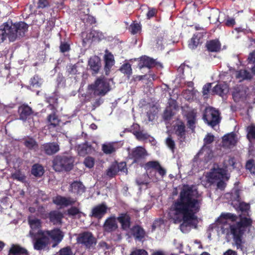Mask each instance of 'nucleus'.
I'll use <instances>...</instances> for the list:
<instances>
[{
	"label": "nucleus",
	"mask_w": 255,
	"mask_h": 255,
	"mask_svg": "<svg viewBox=\"0 0 255 255\" xmlns=\"http://www.w3.org/2000/svg\"><path fill=\"white\" fill-rule=\"evenodd\" d=\"M77 243L85 246L86 248L90 249L96 244V239L92 234L89 232H85L79 234L77 237Z\"/></svg>",
	"instance_id": "8"
},
{
	"label": "nucleus",
	"mask_w": 255,
	"mask_h": 255,
	"mask_svg": "<svg viewBox=\"0 0 255 255\" xmlns=\"http://www.w3.org/2000/svg\"><path fill=\"white\" fill-rule=\"evenodd\" d=\"M104 38L102 32L98 30H92L89 34L88 39H92V40H100Z\"/></svg>",
	"instance_id": "38"
},
{
	"label": "nucleus",
	"mask_w": 255,
	"mask_h": 255,
	"mask_svg": "<svg viewBox=\"0 0 255 255\" xmlns=\"http://www.w3.org/2000/svg\"><path fill=\"white\" fill-rule=\"evenodd\" d=\"M91 150V147L87 143L80 144L77 147L78 154L81 156L89 153Z\"/></svg>",
	"instance_id": "36"
},
{
	"label": "nucleus",
	"mask_w": 255,
	"mask_h": 255,
	"mask_svg": "<svg viewBox=\"0 0 255 255\" xmlns=\"http://www.w3.org/2000/svg\"><path fill=\"white\" fill-rule=\"evenodd\" d=\"M187 122L188 127L193 129L195 127V124L197 122L196 116L197 112L195 109H190L185 114Z\"/></svg>",
	"instance_id": "19"
},
{
	"label": "nucleus",
	"mask_w": 255,
	"mask_h": 255,
	"mask_svg": "<svg viewBox=\"0 0 255 255\" xmlns=\"http://www.w3.org/2000/svg\"><path fill=\"white\" fill-rule=\"evenodd\" d=\"M239 207L242 212H245L248 214V211L250 208V206L249 204H247L244 202L240 203L239 204Z\"/></svg>",
	"instance_id": "55"
},
{
	"label": "nucleus",
	"mask_w": 255,
	"mask_h": 255,
	"mask_svg": "<svg viewBox=\"0 0 255 255\" xmlns=\"http://www.w3.org/2000/svg\"><path fill=\"white\" fill-rule=\"evenodd\" d=\"M237 141V137L235 133L227 134L222 138L223 146L226 148H231L236 144Z\"/></svg>",
	"instance_id": "14"
},
{
	"label": "nucleus",
	"mask_w": 255,
	"mask_h": 255,
	"mask_svg": "<svg viewBox=\"0 0 255 255\" xmlns=\"http://www.w3.org/2000/svg\"><path fill=\"white\" fill-rule=\"evenodd\" d=\"M23 144L29 149L36 150L38 148V144L34 139L27 137L23 139Z\"/></svg>",
	"instance_id": "30"
},
{
	"label": "nucleus",
	"mask_w": 255,
	"mask_h": 255,
	"mask_svg": "<svg viewBox=\"0 0 255 255\" xmlns=\"http://www.w3.org/2000/svg\"><path fill=\"white\" fill-rule=\"evenodd\" d=\"M70 46L67 43H62L60 46V51L62 52H65L69 50Z\"/></svg>",
	"instance_id": "59"
},
{
	"label": "nucleus",
	"mask_w": 255,
	"mask_h": 255,
	"mask_svg": "<svg viewBox=\"0 0 255 255\" xmlns=\"http://www.w3.org/2000/svg\"><path fill=\"white\" fill-rule=\"evenodd\" d=\"M30 83L33 87H39L41 84V80L38 76H34L31 79Z\"/></svg>",
	"instance_id": "49"
},
{
	"label": "nucleus",
	"mask_w": 255,
	"mask_h": 255,
	"mask_svg": "<svg viewBox=\"0 0 255 255\" xmlns=\"http://www.w3.org/2000/svg\"><path fill=\"white\" fill-rule=\"evenodd\" d=\"M203 119L205 123L213 128L219 124L221 120L219 111L212 107L206 108Z\"/></svg>",
	"instance_id": "5"
},
{
	"label": "nucleus",
	"mask_w": 255,
	"mask_h": 255,
	"mask_svg": "<svg viewBox=\"0 0 255 255\" xmlns=\"http://www.w3.org/2000/svg\"><path fill=\"white\" fill-rule=\"evenodd\" d=\"M53 202L58 206L66 207L73 204L75 202V200L70 197H65L58 195L53 198Z\"/></svg>",
	"instance_id": "17"
},
{
	"label": "nucleus",
	"mask_w": 255,
	"mask_h": 255,
	"mask_svg": "<svg viewBox=\"0 0 255 255\" xmlns=\"http://www.w3.org/2000/svg\"><path fill=\"white\" fill-rule=\"evenodd\" d=\"M89 65L94 73H98L100 67V60L98 56H95L89 60Z\"/></svg>",
	"instance_id": "27"
},
{
	"label": "nucleus",
	"mask_w": 255,
	"mask_h": 255,
	"mask_svg": "<svg viewBox=\"0 0 255 255\" xmlns=\"http://www.w3.org/2000/svg\"><path fill=\"white\" fill-rule=\"evenodd\" d=\"M18 112L20 114V119L24 120L31 114L32 110L27 105H23L19 108Z\"/></svg>",
	"instance_id": "28"
},
{
	"label": "nucleus",
	"mask_w": 255,
	"mask_h": 255,
	"mask_svg": "<svg viewBox=\"0 0 255 255\" xmlns=\"http://www.w3.org/2000/svg\"><path fill=\"white\" fill-rule=\"evenodd\" d=\"M31 237L33 239V246L35 250H43L49 244V239L48 237L46 236L44 232H40L38 235Z\"/></svg>",
	"instance_id": "9"
},
{
	"label": "nucleus",
	"mask_w": 255,
	"mask_h": 255,
	"mask_svg": "<svg viewBox=\"0 0 255 255\" xmlns=\"http://www.w3.org/2000/svg\"><path fill=\"white\" fill-rule=\"evenodd\" d=\"M69 191L76 195H81L85 191V187L80 181H74L70 186Z\"/></svg>",
	"instance_id": "20"
},
{
	"label": "nucleus",
	"mask_w": 255,
	"mask_h": 255,
	"mask_svg": "<svg viewBox=\"0 0 255 255\" xmlns=\"http://www.w3.org/2000/svg\"><path fill=\"white\" fill-rule=\"evenodd\" d=\"M31 173L36 177H40L44 173V169L43 167L39 164H34L33 165Z\"/></svg>",
	"instance_id": "39"
},
{
	"label": "nucleus",
	"mask_w": 255,
	"mask_h": 255,
	"mask_svg": "<svg viewBox=\"0 0 255 255\" xmlns=\"http://www.w3.org/2000/svg\"><path fill=\"white\" fill-rule=\"evenodd\" d=\"M173 115V114L170 109L167 108L164 113L163 117L165 120H169Z\"/></svg>",
	"instance_id": "56"
},
{
	"label": "nucleus",
	"mask_w": 255,
	"mask_h": 255,
	"mask_svg": "<svg viewBox=\"0 0 255 255\" xmlns=\"http://www.w3.org/2000/svg\"><path fill=\"white\" fill-rule=\"evenodd\" d=\"M104 61L105 63V68L106 73H107L115 64L114 56L111 52H109L108 50L105 51Z\"/></svg>",
	"instance_id": "23"
},
{
	"label": "nucleus",
	"mask_w": 255,
	"mask_h": 255,
	"mask_svg": "<svg viewBox=\"0 0 255 255\" xmlns=\"http://www.w3.org/2000/svg\"><path fill=\"white\" fill-rule=\"evenodd\" d=\"M147 155L145 149L141 146H137L129 152L128 156L133 160L134 162H137Z\"/></svg>",
	"instance_id": "11"
},
{
	"label": "nucleus",
	"mask_w": 255,
	"mask_h": 255,
	"mask_svg": "<svg viewBox=\"0 0 255 255\" xmlns=\"http://www.w3.org/2000/svg\"><path fill=\"white\" fill-rule=\"evenodd\" d=\"M49 5L47 0H39L38 7L39 8H44Z\"/></svg>",
	"instance_id": "61"
},
{
	"label": "nucleus",
	"mask_w": 255,
	"mask_h": 255,
	"mask_svg": "<svg viewBox=\"0 0 255 255\" xmlns=\"http://www.w3.org/2000/svg\"><path fill=\"white\" fill-rule=\"evenodd\" d=\"M44 233L46 236L49 238H50L55 242L52 245L53 248H55L62 240L64 237L63 233L58 229H55L51 231H44Z\"/></svg>",
	"instance_id": "12"
},
{
	"label": "nucleus",
	"mask_w": 255,
	"mask_h": 255,
	"mask_svg": "<svg viewBox=\"0 0 255 255\" xmlns=\"http://www.w3.org/2000/svg\"><path fill=\"white\" fill-rule=\"evenodd\" d=\"M118 148L117 144L116 143H107L103 144L102 145V150L106 154H111L115 151Z\"/></svg>",
	"instance_id": "33"
},
{
	"label": "nucleus",
	"mask_w": 255,
	"mask_h": 255,
	"mask_svg": "<svg viewBox=\"0 0 255 255\" xmlns=\"http://www.w3.org/2000/svg\"><path fill=\"white\" fill-rule=\"evenodd\" d=\"M27 254L25 249L16 244H12L9 250L8 255H22Z\"/></svg>",
	"instance_id": "25"
},
{
	"label": "nucleus",
	"mask_w": 255,
	"mask_h": 255,
	"mask_svg": "<svg viewBox=\"0 0 255 255\" xmlns=\"http://www.w3.org/2000/svg\"><path fill=\"white\" fill-rule=\"evenodd\" d=\"M147 252L143 249H136L133 251L130 255H147Z\"/></svg>",
	"instance_id": "54"
},
{
	"label": "nucleus",
	"mask_w": 255,
	"mask_h": 255,
	"mask_svg": "<svg viewBox=\"0 0 255 255\" xmlns=\"http://www.w3.org/2000/svg\"><path fill=\"white\" fill-rule=\"evenodd\" d=\"M89 13V9L88 7H86L84 9V10H82V9H80L79 10V14L81 15V19L84 20V18H82V15H85L86 16H88V17H89V15H88Z\"/></svg>",
	"instance_id": "60"
},
{
	"label": "nucleus",
	"mask_w": 255,
	"mask_h": 255,
	"mask_svg": "<svg viewBox=\"0 0 255 255\" xmlns=\"http://www.w3.org/2000/svg\"><path fill=\"white\" fill-rule=\"evenodd\" d=\"M67 212L69 215L73 217H77L79 218L81 217L82 215H85L78 208L75 207H72L68 210Z\"/></svg>",
	"instance_id": "43"
},
{
	"label": "nucleus",
	"mask_w": 255,
	"mask_h": 255,
	"mask_svg": "<svg viewBox=\"0 0 255 255\" xmlns=\"http://www.w3.org/2000/svg\"><path fill=\"white\" fill-rule=\"evenodd\" d=\"M118 220L121 224L122 228L124 230H128L130 226V217L127 214H121L118 218Z\"/></svg>",
	"instance_id": "29"
},
{
	"label": "nucleus",
	"mask_w": 255,
	"mask_h": 255,
	"mask_svg": "<svg viewBox=\"0 0 255 255\" xmlns=\"http://www.w3.org/2000/svg\"><path fill=\"white\" fill-rule=\"evenodd\" d=\"M63 217V214L57 211H51L49 214L50 221L54 225L61 224Z\"/></svg>",
	"instance_id": "26"
},
{
	"label": "nucleus",
	"mask_w": 255,
	"mask_h": 255,
	"mask_svg": "<svg viewBox=\"0 0 255 255\" xmlns=\"http://www.w3.org/2000/svg\"><path fill=\"white\" fill-rule=\"evenodd\" d=\"M236 77L242 80L250 79L252 78V75L246 70H241L237 72Z\"/></svg>",
	"instance_id": "40"
},
{
	"label": "nucleus",
	"mask_w": 255,
	"mask_h": 255,
	"mask_svg": "<svg viewBox=\"0 0 255 255\" xmlns=\"http://www.w3.org/2000/svg\"><path fill=\"white\" fill-rule=\"evenodd\" d=\"M175 133L179 136L181 140L185 137V126L182 123L177 124L174 127Z\"/></svg>",
	"instance_id": "35"
},
{
	"label": "nucleus",
	"mask_w": 255,
	"mask_h": 255,
	"mask_svg": "<svg viewBox=\"0 0 255 255\" xmlns=\"http://www.w3.org/2000/svg\"><path fill=\"white\" fill-rule=\"evenodd\" d=\"M198 196L196 186L184 185L177 199L170 208L169 219L175 224L183 222L180 225V229L183 233L188 232L190 230L189 223L197 219L196 214L199 211L201 205Z\"/></svg>",
	"instance_id": "1"
},
{
	"label": "nucleus",
	"mask_w": 255,
	"mask_h": 255,
	"mask_svg": "<svg viewBox=\"0 0 255 255\" xmlns=\"http://www.w3.org/2000/svg\"><path fill=\"white\" fill-rule=\"evenodd\" d=\"M166 144L173 153L174 152V149L175 148V144L174 141L172 139L171 136H168L166 138Z\"/></svg>",
	"instance_id": "48"
},
{
	"label": "nucleus",
	"mask_w": 255,
	"mask_h": 255,
	"mask_svg": "<svg viewBox=\"0 0 255 255\" xmlns=\"http://www.w3.org/2000/svg\"><path fill=\"white\" fill-rule=\"evenodd\" d=\"M146 178L147 175L143 174L140 178L137 179L136 182L138 185H147L149 182Z\"/></svg>",
	"instance_id": "52"
},
{
	"label": "nucleus",
	"mask_w": 255,
	"mask_h": 255,
	"mask_svg": "<svg viewBox=\"0 0 255 255\" xmlns=\"http://www.w3.org/2000/svg\"><path fill=\"white\" fill-rule=\"evenodd\" d=\"M228 91V87L226 84H220L216 85L212 90V92L214 94L223 96Z\"/></svg>",
	"instance_id": "32"
},
{
	"label": "nucleus",
	"mask_w": 255,
	"mask_h": 255,
	"mask_svg": "<svg viewBox=\"0 0 255 255\" xmlns=\"http://www.w3.org/2000/svg\"><path fill=\"white\" fill-rule=\"evenodd\" d=\"M214 136L210 133H208L204 138V145L199 152V154H209V157H211L213 156L212 151L209 148V145L214 141Z\"/></svg>",
	"instance_id": "13"
},
{
	"label": "nucleus",
	"mask_w": 255,
	"mask_h": 255,
	"mask_svg": "<svg viewBox=\"0 0 255 255\" xmlns=\"http://www.w3.org/2000/svg\"><path fill=\"white\" fill-rule=\"evenodd\" d=\"M211 88V84L208 83L205 85L203 87L202 93L204 96L207 95Z\"/></svg>",
	"instance_id": "58"
},
{
	"label": "nucleus",
	"mask_w": 255,
	"mask_h": 255,
	"mask_svg": "<svg viewBox=\"0 0 255 255\" xmlns=\"http://www.w3.org/2000/svg\"><path fill=\"white\" fill-rule=\"evenodd\" d=\"M104 228L107 232H112L118 228V224L116 218L115 217H111L108 218L104 225Z\"/></svg>",
	"instance_id": "22"
},
{
	"label": "nucleus",
	"mask_w": 255,
	"mask_h": 255,
	"mask_svg": "<svg viewBox=\"0 0 255 255\" xmlns=\"http://www.w3.org/2000/svg\"><path fill=\"white\" fill-rule=\"evenodd\" d=\"M28 221L31 228L29 232L30 236H35L36 235H38L39 232L44 231L41 230V221L40 220L30 216L28 217Z\"/></svg>",
	"instance_id": "10"
},
{
	"label": "nucleus",
	"mask_w": 255,
	"mask_h": 255,
	"mask_svg": "<svg viewBox=\"0 0 255 255\" xmlns=\"http://www.w3.org/2000/svg\"><path fill=\"white\" fill-rule=\"evenodd\" d=\"M233 98L235 102H238L246 95V91L243 86L235 87L233 92Z\"/></svg>",
	"instance_id": "24"
},
{
	"label": "nucleus",
	"mask_w": 255,
	"mask_h": 255,
	"mask_svg": "<svg viewBox=\"0 0 255 255\" xmlns=\"http://www.w3.org/2000/svg\"><path fill=\"white\" fill-rule=\"evenodd\" d=\"M68 72L71 74H76L77 72V67L75 65H71L68 68Z\"/></svg>",
	"instance_id": "62"
},
{
	"label": "nucleus",
	"mask_w": 255,
	"mask_h": 255,
	"mask_svg": "<svg viewBox=\"0 0 255 255\" xmlns=\"http://www.w3.org/2000/svg\"><path fill=\"white\" fill-rule=\"evenodd\" d=\"M131 231L135 238L139 241H141L145 236L144 231L138 226L133 227L131 229Z\"/></svg>",
	"instance_id": "34"
},
{
	"label": "nucleus",
	"mask_w": 255,
	"mask_h": 255,
	"mask_svg": "<svg viewBox=\"0 0 255 255\" xmlns=\"http://www.w3.org/2000/svg\"><path fill=\"white\" fill-rule=\"evenodd\" d=\"M156 64L155 61L147 56H143L140 58L138 64V67L141 69L144 67L150 68L155 66Z\"/></svg>",
	"instance_id": "21"
},
{
	"label": "nucleus",
	"mask_w": 255,
	"mask_h": 255,
	"mask_svg": "<svg viewBox=\"0 0 255 255\" xmlns=\"http://www.w3.org/2000/svg\"><path fill=\"white\" fill-rule=\"evenodd\" d=\"M88 89L94 91L95 95L104 96L110 90L109 84L104 77L98 78L94 84L88 87Z\"/></svg>",
	"instance_id": "4"
},
{
	"label": "nucleus",
	"mask_w": 255,
	"mask_h": 255,
	"mask_svg": "<svg viewBox=\"0 0 255 255\" xmlns=\"http://www.w3.org/2000/svg\"><path fill=\"white\" fill-rule=\"evenodd\" d=\"M235 19L233 18H228L226 22V25L228 26H233L235 24Z\"/></svg>",
	"instance_id": "63"
},
{
	"label": "nucleus",
	"mask_w": 255,
	"mask_h": 255,
	"mask_svg": "<svg viewBox=\"0 0 255 255\" xmlns=\"http://www.w3.org/2000/svg\"><path fill=\"white\" fill-rule=\"evenodd\" d=\"M28 25L24 22L13 24L11 22L3 23L0 27V43L8 38L11 42L24 35L27 30Z\"/></svg>",
	"instance_id": "3"
},
{
	"label": "nucleus",
	"mask_w": 255,
	"mask_h": 255,
	"mask_svg": "<svg viewBox=\"0 0 255 255\" xmlns=\"http://www.w3.org/2000/svg\"><path fill=\"white\" fill-rule=\"evenodd\" d=\"M247 137L250 142L255 139V127L251 126L248 128Z\"/></svg>",
	"instance_id": "46"
},
{
	"label": "nucleus",
	"mask_w": 255,
	"mask_h": 255,
	"mask_svg": "<svg viewBox=\"0 0 255 255\" xmlns=\"http://www.w3.org/2000/svg\"><path fill=\"white\" fill-rule=\"evenodd\" d=\"M237 216L230 213H222L217 220V224L220 226L222 233L233 236L234 245L237 249L243 250V246L242 237L245 231V227L251 224V220L248 218H242L237 221Z\"/></svg>",
	"instance_id": "2"
},
{
	"label": "nucleus",
	"mask_w": 255,
	"mask_h": 255,
	"mask_svg": "<svg viewBox=\"0 0 255 255\" xmlns=\"http://www.w3.org/2000/svg\"><path fill=\"white\" fill-rule=\"evenodd\" d=\"M226 166L224 168L226 169L227 166H231L233 169H240L242 166L240 162L234 157H229L227 160V163H226Z\"/></svg>",
	"instance_id": "37"
},
{
	"label": "nucleus",
	"mask_w": 255,
	"mask_h": 255,
	"mask_svg": "<svg viewBox=\"0 0 255 255\" xmlns=\"http://www.w3.org/2000/svg\"><path fill=\"white\" fill-rule=\"evenodd\" d=\"M246 168L247 170L249 171L251 174L255 175V161L253 159L248 160L246 164Z\"/></svg>",
	"instance_id": "44"
},
{
	"label": "nucleus",
	"mask_w": 255,
	"mask_h": 255,
	"mask_svg": "<svg viewBox=\"0 0 255 255\" xmlns=\"http://www.w3.org/2000/svg\"><path fill=\"white\" fill-rule=\"evenodd\" d=\"M133 133L136 136L137 139L140 140L147 139L150 136L146 132L140 130H134L133 131Z\"/></svg>",
	"instance_id": "42"
},
{
	"label": "nucleus",
	"mask_w": 255,
	"mask_h": 255,
	"mask_svg": "<svg viewBox=\"0 0 255 255\" xmlns=\"http://www.w3.org/2000/svg\"><path fill=\"white\" fill-rule=\"evenodd\" d=\"M206 178L209 183H213L216 181L220 179H226L228 180L229 178L228 174L227 173V169L224 168L219 167H214L208 173Z\"/></svg>",
	"instance_id": "6"
},
{
	"label": "nucleus",
	"mask_w": 255,
	"mask_h": 255,
	"mask_svg": "<svg viewBox=\"0 0 255 255\" xmlns=\"http://www.w3.org/2000/svg\"><path fill=\"white\" fill-rule=\"evenodd\" d=\"M206 47L210 52H218L221 49V44L218 40H213L207 42Z\"/></svg>",
	"instance_id": "31"
},
{
	"label": "nucleus",
	"mask_w": 255,
	"mask_h": 255,
	"mask_svg": "<svg viewBox=\"0 0 255 255\" xmlns=\"http://www.w3.org/2000/svg\"><path fill=\"white\" fill-rule=\"evenodd\" d=\"M42 151L47 155H52L59 150V145L56 142H48L42 144L41 146Z\"/></svg>",
	"instance_id": "15"
},
{
	"label": "nucleus",
	"mask_w": 255,
	"mask_h": 255,
	"mask_svg": "<svg viewBox=\"0 0 255 255\" xmlns=\"http://www.w3.org/2000/svg\"><path fill=\"white\" fill-rule=\"evenodd\" d=\"M53 168L56 171L69 170L72 167L71 161L67 157L57 156L53 160Z\"/></svg>",
	"instance_id": "7"
},
{
	"label": "nucleus",
	"mask_w": 255,
	"mask_h": 255,
	"mask_svg": "<svg viewBox=\"0 0 255 255\" xmlns=\"http://www.w3.org/2000/svg\"><path fill=\"white\" fill-rule=\"evenodd\" d=\"M126 166V163L124 162L112 164L107 170V175L110 177H113L119 171L125 172L127 170Z\"/></svg>",
	"instance_id": "16"
},
{
	"label": "nucleus",
	"mask_w": 255,
	"mask_h": 255,
	"mask_svg": "<svg viewBox=\"0 0 255 255\" xmlns=\"http://www.w3.org/2000/svg\"><path fill=\"white\" fill-rule=\"evenodd\" d=\"M12 177L13 179H17L20 181H23L25 179V176L19 171H16L12 174Z\"/></svg>",
	"instance_id": "53"
},
{
	"label": "nucleus",
	"mask_w": 255,
	"mask_h": 255,
	"mask_svg": "<svg viewBox=\"0 0 255 255\" xmlns=\"http://www.w3.org/2000/svg\"><path fill=\"white\" fill-rule=\"evenodd\" d=\"M121 71L128 76L130 75L132 73V69L131 65L129 63L124 64L120 68Z\"/></svg>",
	"instance_id": "45"
},
{
	"label": "nucleus",
	"mask_w": 255,
	"mask_h": 255,
	"mask_svg": "<svg viewBox=\"0 0 255 255\" xmlns=\"http://www.w3.org/2000/svg\"><path fill=\"white\" fill-rule=\"evenodd\" d=\"M129 30L132 34H136L141 30V26L138 23H132L129 27Z\"/></svg>",
	"instance_id": "47"
},
{
	"label": "nucleus",
	"mask_w": 255,
	"mask_h": 255,
	"mask_svg": "<svg viewBox=\"0 0 255 255\" xmlns=\"http://www.w3.org/2000/svg\"><path fill=\"white\" fill-rule=\"evenodd\" d=\"M249 62L254 63L255 62V52L251 53L248 57Z\"/></svg>",
	"instance_id": "64"
},
{
	"label": "nucleus",
	"mask_w": 255,
	"mask_h": 255,
	"mask_svg": "<svg viewBox=\"0 0 255 255\" xmlns=\"http://www.w3.org/2000/svg\"><path fill=\"white\" fill-rule=\"evenodd\" d=\"M199 43V39L196 36L194 35L191 39V40L189 43V47L190 49H195Z\"/></svg>",
	"instance_id": "51"
},
{
	"label": "nucleus",
	"mask_w": 255,
	"mask_h": 255,
	"mask_svg": "<svg viewBox=\"0 0 255 255\" xmlns=\"http://www.w3.org/2000/svg\"><path fill=\"white\" fill-rule=\"evenodd\" d=\"M108 207L104 203L95 206L92 210V217L101 219L107 213Z\"/></svg>",
	"instance_id": "18"
},
{
	"label": "nucleus",
	"mask_w": 255,
	"mask_h": 255,
	"mask_svg": "<svg viewBox=\"0 0 255 255\" xmlns=\"http://www.w3.org/2000/svg\"><path fill=\"white\" fill-rule=\"evenodd\" d=\"M84 164L89 168H92L95 164V160L92 157H87L84 160Z\"/></svg>",
	"instance_id": "50"
},
{
	"label": "nucleus",
	"mask_w": 255,
	"mask_h": 255,
	"mask_svg": "<svg viewBox=\"0 0 255 255\" xmlns=\"http://www.w3.org/2000/svg\"><path fill=\"white\" fill-rule=\"evenodd\" d=\"M47 120L50 127H55L59 123V120L55 114L49 115L47 118Z\"/></svg>",
	"instance_id": "41"
},
{
	"label": "nucleus",
	"mask_w": 255,
	"mask_h": 255,
	"mask_svg": "<svg viewBox=\"0 0 255 255\" xmlns=\"http://www.w3.org/2000/svg\"><path fill=\"white\" fill-rule=\"evenodd\" d=\"M159 166V164L158 162L156 161H149L145 165L146 168L147 169L150 168H157Z\"/></svg>",
	"instance_id": "57"
}]
</instances>
